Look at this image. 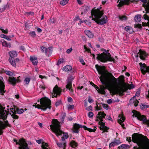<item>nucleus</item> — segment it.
<instances>
[{
  "mask_svg": "<svg viewBox=\"0 0 149 149\" xmlns=\"http://www.w3.org/2000/svg\"><path fill=\"white\" fill-rule=\"evenodd\" d=\"M95 67L98 73L100 75L99 77L102 84L107 87L115 85L117 83V79L111 73L108 74L104 66H101L96 65Z\"/></svg>",
  "mask_w": 149,
  "mask_h": 149,
  "instance_id": "f257e3e1",
  "label": "nucleus"
},
{
  "mask_svg": "<svg viewBox=\"0 0 149 149\" xmlns=\"http://www.w3.org/2000/svg\"><path fill=\"white\" fill-rule=\"evenodd\" d=\"M7 108L0 105V118L5 120L6 118L9 113L13 119H17L18 117L16 114H21L24 112L22 109H19L15 106L10 107L9 105L7 106Z\"/></svg>",
  "mask_w": 149,
  "mask_h": 149,
  "instance_id": "f03ea898",
  "label": "nucleus"
},
{
  "mask_svg": "<svg viewBox=\"0 0 149 149\" xmlns=\"http://www.w3.org/2000/svg\"><path fill=\"white\" fill-rule=\"evenodd\" d=\"M132 140L139 146H134L133 149H149V139L147 137L132 136Z\"/></svg>",
  "mask_w": 149,
  "mask_h": 149,
  "instance_id": "7ed1b4c3",
  "label": "nucleus"
},
{
  "mask_svg": "<svg viewBox=\"0 0 149 149\" xmlns=\"http://www.w3.org/2000/svg\"><path fill=\"white\" fill-rule=\"evenodd\" d=\"M91 13L92 19L97 24L103 25L106 23L107 17L106 15L102 16L103 13L102 11L98 9H93L91 11Z\"/></svg>",
  "mask_w": 149,
  "mask_h": 149,
  "instance_id": "20e7f679",
  "label": "nucleus"
},
{
  "mask_svg": "<svg viewBox=\"0 0 149 149\" xmlns=\"http://www.w3.org/2000/svg\"><path fill=\"white\" fill-rule=\"evenodd\" d=\"M104 52L101 54H96V59L102 62H106L107 61H113L114 59L111 57L108 50L104 49Z\"/></svg>",
  "mask_w": 149,
  "mask_h": 149,
  "instance_id": "39448f33",
  "label": "nucleus"
},
{
  "mask_svg": "<svg viewBox=\"0 0 149 149\" xmlns=\"http://www.w3.org/2000/svg\"><path fill=\"white\" fill-rule=\"evenodd\" d=\"M52 124L50 125V129L58 137L62 135L63 132L60 130L61 127L59 122L56 119H54L52 120Z\"/></svg>",
  "mask_w": 149,
  "mask_h": 149,
  "instance_id": "423d86ee",
  "label": "nucleus"
},
{
  "mask_svg": "<svg viewBox=\"0 0 149 149\" xmlns=\"http://www.w3.org/2000/svg\"><path fill=\"white\" fill-rule=\"evenodd\" d=\"M51 102L50 100L48 98L41 99L40 101V105L38 104L36 106H35V107L44 110H46L47 108L50 109L51 107L50 106Z\"/></svg>",
  "mask_w": 149,
  "mask_h": 149,
  "instance_id": "0eeeda50",
  "label": "nucleus"
},
{
  "mask_svg": "<svg viewBox=\"0 0 149 149\" xmlns=\"http://www.w3.org/2000/svg\"><path fill=\"white\" fill-rule=\"evenodd\" d=\"M106 116L104 112H100L98 113L97 115V118H98L100 121L99 122V124L101 126L100 127V129L104 131L103 132H107V130L108 129V127L105 126L104 123L103 122V119L102 118H104Z\"/></svg>",
  "mask_w": 149,
  "mask_h": 149,
  "instance_id": "6e6552de",
  "label": "nucleus"
},
{
  "mask_svg": "<svg viewBox=\"0 0 149 149\" xmlns=\"http://www.w3.org/2000/svg\"><path fill=\"white\" fill-rule=\"evenodd\" d=\"M133 111L134 116L136 117L138 120L142 121L144 123H146L149 126V119L147 120L144 116L141 115L137 111L135 110H134Z\"/></svg>",
  "mask_w": 149,
  "mask_h": 149,
  "instance_id": "1a4fd4ad",
  "label": "nucleus"
},
{
  "mask_svg": "<svg viewBox=\"0 0 149 149\" xmlns=\"http://www.w3.org/2000/svg\"><path fill=\"white\" fill-rule=\"evenodd\" d=\"M14 141L16 142V144H18L19 145V149H28V144L24 139H20L18 142H17L16 139H14Z\"/></svg>",
  "mask_w": 149,
  "mask_h": 149,
  "instance_id": "9d476101",
  "label": "nucleus"
},
{
  "mask_svg": "<svg viewBox=\"0 0 149 149\" xmlns=\"http://www.w3.org/2000/svg\"><path fill=\"white\" fill-rule=\"evenodd\" d=\"M74 79V78L72 76L68 78L67 81V84L66 86V88L69 90L70 93L73 94V90L72 88V81Z\"/></svg>",
  "mask_w": 149,
  "mask_h": 149,
  "instance_id": "9b49d317",
  "label": "nucleus"
},
{
  "mask_svg": "<svg viewBox=\"0 0 149 149\" xmlns=\"http://www.w3.org/2000/svg\"><path fill=\"white\" fill-rule=\"evenodd\" d=\"M61 91L60 89L56 85L54 88L52 95V97H56L57 95H60Z\"/></svg>",
  "mask_w": 149,
  "mask_h": 149,
  "instance_id": "f8f14e48",
  "label": "nucleus"
},
{
  "mask_svg": "<svg viewBox=\"0 0 149 149\" xmlns=\"http://www.w3.org/2000/svg\"><path fill=\"white\" fill-rule=\"evenodd\" d=\"M139 55L140 58L141 59L144 60L145 59L147 56V54L145 52L140 49L139 52L137 54H136L135 55V56L136 58H137L139 57Z\"/></svg>",
  "mask_w": 149,
  "mask_h": 149,
  "instance_id": "ddd939ff",
  "label": "nucleus"
},
{
  "mask_svg": "<svg viewBox=\"0 0 149 149\" xmlns=\"http://www.w3.org/2000/svg\"><path fill=\"white\" fill-rule=\"evenodd\" d=\"M10 125L7 120L5 121L4 122L0 120V135L2 134L3 133L2 130L5 129L6 126H10Z\"/></svg>",
  "mask_w": 149,
  "mask_h": 149,
  "instance_id": "4468645a",
  "label": "nucleus"
},
{
  "mask_svg": "<svg viewBox=\"0 0 149 149\" xmlns=\"http://www.w3.org/2000/svg\"><path fill=\"white\" fill-rule=\"evenodd\" d=\"M20 77V76H19L16 79L14 77H9L8 78V81L11 84L15 85L17 83L20 82V81L19 79V78Z\"/></svg>",
  "mask_w": 149,
  "mask_h": 149,
  "instance_id": "2eb2a0df",
  "label": "nucleus"
},
{
  "mask_svg": "<svg viewBox=\"0 0 149 149\" xmlns=\"http://www.w3.org/2000/svg\"><path fill=\"white\" fill-rule=\"evenodd\" d=\"M3 78L0 77V95H3L4 93L6 92L5 90V85L3 81Z\"/></svg>",
  "mask_w": 149,
  "mask_h": 149,
  "instance_id": "dca6fc26",
  "label": "nucleus"
},
{
  "mask_svg": "<svg viewBox=\"0 0 149 149\" xmlns=\"http://www.w3.org/2000/svg\"><path fill=\"white\" fill-rule=\"evenodd\" d=\"M141 71L142 73L145 74L146 72H149V67L147 66L144 64L142 63H139Z\"/></svg>",
  "mask_w": 149,
  "mask_h": 149,
  "instance_id": "f3484780",
  "label": "nucleus"
},
{
  "mask_svg": "<svg viewBox=\"0 0 149 149\" xmlns=\"http://www.w3.org/2000/svg\"><path fill=\"white\" fill-rule=\"evenodd\" d=\"M118 122L119 123L123 128H124V125L123 123L125 120V117L123 115H120L118 116Z\"/></svg>",
  "mask_w": 149,
  "mask_h": 149,
  "instance_id": "a211bd4d",
  "label": "nucleus"
},
{
  "mask_svg": "<svg viewBox=\"0 0 149 149\" xmlns=\"http://www.w3.org/2000/svg\"><path fill=\"white\" fill-rule=\"evenodd\" d=\"M40 49L41 51L45 53L46 54L48 53V51H49V53H52V49L51 47H49L48 48L42 46H40Z\"/></svg>",
  "mask_w": 149,
  "mask_h": 149,
  "instance_id": "6ab92c4d",
  "label": "nucleus"
},
{
  "mask_svg": "<svg viewBox=\"0 0 149 149\" xmlns=\"http://www.w3.org/2000/svg\"><path fill=\"white\" fill-rule=\"evenodd\" d=\"M135 98L136 97L135 96L132 97L130 100V104L133 103L134 106L135 107H136L138 105L139 102L135 99Z\"/></svg>",
  "mask_w": 149,
  "mask_h": 149,
  "instance_id": "aec40b11",
  "label": "nucleus"
},
{
  "mask_svg": "<svg viewBox=\"0 0 149 149\" xmlns=\"http://www.w3.org/2000/svg\"><path fill=\"white\" fill-rule=\"evenodd\" d=\"M30 59L31 61L32 62L33 65H36L37 64L38 61L37 60V57L34 56H31L30 57Z\"/></svg>",
  "mask_w": 149,
  "mask_h": 149,
  "instance_id": "412c9836",
  "label": "nucleus"
},
{
  "mask_svg": "<svg viewBox=\"0 0 149 149\" xmlns=\"http://www.w3.org/2000/svg\"><path fill=\"white\" fill-rule=\"evenodd\" d=\"M82 126L78 124H75L74 125L73 128L72 130L73 132L75 133L78 132V129L82 127Z\"/></svg>",
  "mask_w": 149,
  "mask_h": 149,
  "instance_id": "4be33fe9",
  "label": "nucleus"
},
{
  "mask_svg": "<svg viewBox=\"0 0 149 149\" xmlns=\"http://www.w3.org/2000/svg\"><path fill=\"white\" fill-rule=\"evenodd\" d=\"M90 11V8L89 7L84 6L82 8L81 15L85 14L87 12Z\"/></svg>",
  "mask_w": 149,
  "mask_h": 149,
  "instance_id": "5701e85b",
  "label": "nucleus"
},
{
  "mask_svg": "<svg viewBox=\"0 0 149 149\" xmlns=\"http://www.w3.org/2000/svg\"><path fill=\"white\" fill-rule=\"evenodd\" d=\"M134 0H122L120 1V3L119 4L120 6L124 4H129L131 2H133Z\"/></svg>",
  "mask_w": 149,
  "mask_h": 149,
  "instance_id": "b1692460",
  "label": "nucleus"
},
{
  "mask_svg": "<svg viewBox=\"0 0 149 149\" xmlns=\"http://www.w3.org/2000/svg\"><path fill=\"white\" fill-rule=\"evenodd\" d=\"M8 53L11 58H13L15 57L17 55V52L15 51H12L9 52Z\"/></svg>",
  "mask_w": 149,
  "mask_h": 149,
  "instance_id": "393cba45",
  "label": "nucleus"
},
{
  "mask_svg": "<svg viewBox=\"0 0 149 149\" xmlns=\"http://www.w3.org/2000/svg\"><path fill=\"white\" fill-rule=\"evenodd\" d=\"M0 43L2 44V46H3L9 47H11L10 44L7 43V42L3 40H1L0 41Z\"/></svg>",
  "mask_w": 149,
  "mask_h": 149,
  "instance_id": "a878e982",
  "label": "nucleus"
},
{
  "mask_svg": "<svg viewBox=\"0 0 149 149\" xmlns=\"http://www.w3.org/2000/svg\"><path fill=\"white\" fill-rule=\"evenodd\" d=\"M125 30L129 33H131L133 31V29L130 26H127L125 28Z\"/></svg>",
  "mask_w": 149,
  "mask_h": 149,
  "instance_id": "bb28decb",
  "label": "nucleus"
},
{
  "mask_svg": "<svg viewBox=\"0 0 149 149\" xmlns=\"http://www.w3.org/2000/svg\"><path fill=\"white\" fill-rule=\"evenodd\" d=\"M85 33L90 38H92L93 36V34L92 32L89 30L85 31Z\"/></svg>",
  "mask_w": 149,
  "mask_h": 149,
  "instance_id": "cd10ccee",
  "label": "nucleus"
},
{
  "mask_svg": "<svg viewBox=\"0 0 149 149\" xmlns=\"http://www.w3.org/2000/svg\"><path fill=\"white\" fill-rule=\"evenodd\" d=\"M57 145L59 147H61L62 148H64L66 146V142H56Z\"/></svg>",
  "mask_w": 149,
  "mask_h": 149,
  "instance_id": "c85d7f7f",
  "label": "nucleus"
},
{
  "mask_svg": "<svg viewBox=\"0 0 149 149\" xmlns=\"http://www.w3.org/2000/svg\"><path fill=\"white\" fill-rule=\"evenodd\" d=\"M72 69L71 66L69 65H67L64 67L63 70L67 72L70 70Z\"/></svg>",
  "mask_w": 149,
  "mask_h": 149,
  "instance_id": "c756f323",
  "label": "nucleus"
},
{
  "mask_svg": "<svg viewBox=\"0 0 149 149\" xmlns=\"http://www.w3.org/2000/svg\"><path fill=\"white\" fill-rule=\"evenodd\" d=\"M134 20L136 22H140L141 20V15H136L134 18Z\"/></svg>",
  "mask_w": 149,
  "mask_h": 149,
  "instance_id": "7c9ffc66",
  "label": "nucleus"
},
{
  "mask_svg": "<svg viewBox=\"0 0 149 149\" xmlns=\"http://www.w3.org/2000/svg\"><path fill=\"white\" fill-rule=\"evenodd\" d=\"M9 61L11 64L13 66L15 67L16 66V63L14 59L13 58H10L9 59Z\"/></svg>",
  "mask_w": 149,
  "mask_h": 149,
  "instance_id": "2f4dec72",
  "label": "nucleus"
},
{
  "mask_svg": "<svg viewBox=\"0 0 149 149\" xmlns=\"http://www.w3.org/2000/svg\"><path fill=\"white\" fill-rule=\"evenodd\" d=\"M48 147V144L45 142H42L41 146L42 149H48L47 147Z\"/></svg>",
  "mask_w": 149,
  "mask_h": 149,
  "instance_id": "473e14b6",
  "label": "nucleus"
},
{
  "mask_svg": "<svg viewBox=\"0 0 149 149\" xmlns=\"http://www.w3.org/2000/svg\"><path fill=\"white\" fill-rule=\"evenodd\" d=\"M69 0H62L60 2V4L62 6L66 4L68 2Z\"/></svg>",
  "mask_w": 149,
  "mask_h": 149,
  "instance_id": "72a5a7b5",
  "label": "nucleus"
},
{
  "mask_svg": "<svg viewBox=\"0 0 149 149\" xmlns=\"http://www.w3.org/2000/svg\"><path fill=\"white\" fill-rule=\"evenodd\" d=\"M38 86H39V88L41 90H44L45 88V86L43 82H41V84H38Z\"/></svg>",
  "mask_w": 149,
  "mask_h": 149,
  "instance_id": "f704fd0d",
  "label": "nucleus"
},
{
  "mask_svg": "<svg viewBox=\"0 0 149 149\" xmlns=\"http://www.w3.org/2000/svg\"><path fill=\"white\" fill-rule=\"evenodd\" d=\"M66 115L65 113H63L61 114L60 117V119L62 122L64 121V119Z\"/></svg>",
  "mask_w": 149,
  "mask_h": 149,
  "instance_id": "c9c22d12",
  "label": "nucleus"
},
{
  "mask_svg": "<svg viewBox=\"0 0 149 149\" xmlns=\"http://www.w3.org/2000/svg\"><path fill=\"white\" fill-rule=\"evenodd\" d=\"M83 128L85 129V130H88V131L90 132H94L95 130H94L93 129L91 128H87L86 127V126H83Z\"/></svg>",
  "mask_w": 149,
  "mask_h": 149,
  "instance_id": "e433bc0d",
  "label": "nucleus"
},
{
  "mask_svg": "<svg viewBox=\"0 0 149 149\" xmlns=\"http://www.w3.org/2000/svg\"><path fill=\"white\" fill-rule=\"evenodd\" d=\"M29 34L33 37H34L36 36V34L34 31H32L30 32Z\"/></svg>",
  "mask_w": 149,
  "mask_h": 149,
  "instance_id": "4c0bfd02",
  "label": "nucleus"
},
{
  "mask_svg": "<svg viewBox=\"0 0 149 149\" xmlns=\"http://www.w3.org/2000/svg\"><path fill=\"white\" fill-rule=\"evenodd\" d=\"M121 147L125 149H128L130 148V146L127 144H123L121 145Z\"/></svg>",
  "mask_w": 149,
  "mask_h": 149,
  "instance_id": "58836bf2",
  "label": "nucleus"
},
{
  "mask_svg": "<svg viewBox=\"0 0 149 149\" xmlns=\"http://www.w3.org/2000/svg\"><path fill=\"white\" fill-rule=\"evenodd\" d=\"M30 80V78L28 77L25 78L24 80V82L26 84H28L29 83Z\"/></svg>",
  "mask_w": 149,
  "mask_h": 149,
  "instance_id": "ea45409f",
  "label": "nucleus"
},
{
  "mask_svg": "<svg viewBox=\"0 0 149 149\" xmlns=\"http://www.w3.org/2000/svg\"><path fill=\"white\" fill-rule=\"evenodd\" d=\"M5 73L6 74L9 76H12L13 74L12 72L8 70L5 71Z\"/></svg>",
  "mask_w": 149,
  "mask_h": 149,
  "instance_id": "a19ab883",
  "label": "nucleus"
},
{
  "mask_svg": "<svg viewBox=\"0 0 149 149\" xmlns=\"http://www.w3.org/2000/svg\"><path fill=\"white\" fill-rule=\"evenodd\" d=\"M84 48L85 49V51H84L85 52H87L88 53H91L90 52V49L88 48L85 45H84Z\"/></svg>",
  "mask_w": 149,
  "mask_h": 149,
  "instance_id": "79ce46f5",
  "label": "nucleus"
},
{
  "mask_svg": "<svg viewBox=\"0 0 149 149\" xmlns=\"http://www.w3.org/2000/svg\"><path fill=\"white\" fill-rule=\"evenodd\" d=\"M0 29L2 31V32L5 34H7L8 33V30L6 29V30H4L3 29L2 27H0Z\"/></svg>",
  "mask_w": 149,
  "mask_h": 149,
  "instance_id": "37998d69",
  "label": "nucleus"
},
{
  "mask_svg": "<svg viewBox=\"0 0 149 149\" xmlns=\"http://www.w3.org/2000/svg\"><path fill=\"white\" fill-rule=\"evenodd\" d=\"M88 102L90 103H93L94 101L93 100L92 98L90 96H89L88 97Z\"/></svg>",
  "mask_w": 149,
  "mask_h": 149,
  "instance_id": "c03bdc74",
  "label": "nucleus"
},
{
  "mask_svg": "<svg viewBox=\"0 0 149 149\" xmlns=\"http://www.w3.org/2000/svg\"><path fill=\"white\" fill-rule=\"evenodd\" d=\"M119 18L120 20H124L127 19L126 17L124 16H120L119 17Z\"/></svg>",
  "mask_w": 149,
  "mask_h": 149,
  "instance_id": "a18cd8bd",
  "label": "nucleus"
},
{
  "mask_svg": "<svg viewBox=\"0 0 149 149\" xmlns=\"http://www.w3.org/2000/svg\"><path fill=\"white\" fill-rule=\"evenodd\" d=\"M64 59H59L57 65H59L61 63H63Z\"/></svg>",
  "mask_w": 149,
  "mask_h": 149,
  "instance_id": "49530a36",
  "label": "nucleus"
},
{
  "mask_svg": "<svg viewBox=\"0 0 149 149\" xmlns=\"http://www.w3.org/2000/svg\"><path fill=\"white\" fill-rule=\"evenodd\" d=\"M143 16L145 20H147L148 21H149V17L148 15L146 14H144Z\"/></svg>",
  "mask_w": 149,
  "mask_h": 149,
  "instance_id": "de8ad7c7",
  "label": "nucleus"
},
{
  "mask_svg": "<svg viewBox=\"0 0 149 149\" xmlns=\"http://www.w3.org/2000/svg\"><path fill=\"white\" fill-rule=\"evenodd\" d=\"M103 107L106 109H108V106L107 104H102Z\"/></svg>",
  "mask_w": 149,
  "mask_h": 149,
  "instance_id": "09e8293b",
  "label": "nucleus"
},
{
  "mask_svg": "<svg viewBox=\"0 0 149 149\" xmlns=\"http://www.w3.org/2000/svg\"><path fill=\"white\" fill-rule=\"evenodd\" d=\"M88 116L89 118H92L93 116V113L92 112H90L88 114Z\"/></svg>",
  "mask_w": 149,
  "mask_h": 149,
  "instance_id": "8fccbe9b",
  "label": "nucleus"
},
{
  "mask_svg": "<svg viewBox=\"0 0 149 149\" xmlns=\"http://www.w3.org/2000/svg\"><path fill=\"white\" fill-rule=\"evenodd\" d=\"M68 134L67 133H65L64 134L63 136L62 137H64V138L65 139H67L68 138Z\"/></svg>",
  "mask_w": 149,
  "mask_h": 149,
  "instance_id": "3c124183",
  "label": "nucleus"
},
{
  "mask_svg": "<svg viewBox=\"0 0 149 149\" xmlns=\"http://www.w3.org/2000/svg\"><path fill=\"white\" fill-rule=\"evenodd\" d=\"M72 48L71 47L69 49H68L66 51V52L68 54H69L72 51Z\"/></svg>",
  "mask_w": 149,
  "mask_h": 149,
  "instance_id": "603ef678",
  "label": "nucleus"
},
{
  "mask_svg": "<svg viewBox=\"0 0 149 149\" xmlns=\"http://www.w3.org/2000/svg\"><path fill=\"white\" fill-rule=\"evenodd\" d=\"M115 143L114 142H112L110 143L109 144V147L111 148L114 145V144Z\"/></svg>",
  "mask_w": 149,
  "mask_h": 149,
  "instance_id": "864d4df0",
  "label": "nucleus"
},
{
  "mask_svg": "<svg viewBox=\"0 0 149 149\" xmlns=\"http://www.w3.org/2000/svg\"><path fill=\"white\" fill-rule=\"evenodd\" d=\"M79 61L83 65L85 64V63L84 60L82 58L79 59Z\"/></svg>",
  "mask_w": 149,
  "mask_h": 149,
  "instance_id": "5fc2aeb1",
  "label": "nucleus"
},
{
  "mask_svg": "<svg viewBox=\"0 0 149 149\" xmlns=\"http://www.w3.org/2000/svg\"><path fill=\"white\" fill-rule=\"evenodd\" d=\"M127 141H128L129 143H130L132 141V139L130 137H127Z\"/></svg>",
  "mask_w": 149,
  "mask_h": 149,
  "instance_id": "6e6d98bb",
  "label": "nucleus"
},
{
  "mask_svg": "<svg viewBox=\"0 0 149 149\" xmlns=\"http://www.w3.org/2000/svg\"><path fill=\"white\" fill-rule=\"evenodd\" d=\"M49 21L52 23H54L55 22V20L54 19L50 18L49 19Z\"/></svg>",
  "mask_w": 149,
  "mask_h": 149,
  "instance_id": "4d7b16f0",
  "label": "nucleus"
},
{
  "mask_svg": "<svg viewBox=\"0 0 149 149\" xmlns=\"http://www.w3.org/2000/svg\"><path fill=\"white\" fill-rule=\"evenodd\" d=\"M134 87V86L133 84H130L128 86V88L130 89L133 88Z\"/></svg>",
  "mask_w": 149,
  "mask_h": 149,
  "instance_id": "13d9d810",
  "label": "nucleus"
},
{
  "mask_svg": "<svg viewBox=\"0 0 149 149\" xmlns=\"http://www.w3.org/2000/svg\"><path fill=\"white\" fill-rule=\"evenodd\" d=\"M92 107L91 106H89L88 107H87L86 108V109L88 111H90L92 110Z\"/></svg>",
  "mask_w": 149,
  "mask_h": 149,
  "instance_id": "bf43d9fd",
  "label": "nucleus"
},
{
  "mask_svg": "<svg viewBox=\"0 0 149 149\" xmlns=\"http://www.w3.org/2000/svg\"><path fill=\"white\" fill-rule=\"evenodd\" d=\"M61 103V101H57L55 104V105L56 107L58 106Z\"/></svg>",
  "mask_w": 149,
  "mask_h": 149,
  "instance_id": "052dcab7",
  "label": "nucleus"
},
{
  "mask_svg": "<svg viewBox=\"0 0 149 149\" xmlns=\"http://www.w3.org/2000/svg\"><path fill=\"white\" fill-rule=\"evenodd\" d=\"M6 36H7L6 35L3 34H1L0 35V36L1 38L5 39L6 38Z\"/></svg>",
  "mask_w": 149,
  "mask_h": 149,
  "instance_id": "680f3d73",
  "label": "nucleus"
},
{
  "mask_svg": "<svg viewBox=\"0 0 149 149\" xmlns=\"http://www.w3.org/2000/svg\"><path fill=\"white\" fill-rule=\"evenodd\" d=\"M140 93L139 91H137L135 94V96L137 97L139 96L140 94Z\"/></svg>",
  "mask_w": 149,
  "mask_h": 149,
  "instance_id": "e2e57ef3",
  "label": "nucleus"
},
{
  "mask_svg": "<svg viewBox=\"0 0 149 149\" xmlns=\"http://www.w3.org/2000/svg\"><path fill=\"white\" fill-rule=\"evenodd\" d=\"M42 140L39 139V140H36V141L37 142L38 144H40L42 142Z\"/></svg>",
  "mask_w": 149,
  "mask_h": 149,
  "instance_id": "0e129e2a",
  "label": "nucleus"
},
{
  "mask_svg": "<svg viewBox=\"0 0 149 149\" xmlns=\"http://www.w3.org/2000/svg\"><path fill=\"white\" fill-rule=\"evenodd\" d=\"M68 102H71L72 101V99L71 97H69L68 99Z\"/></svg>",
  "mask_w": 149,
  "mask_h": 149,
  "instance_id": "69168bd1",
  "label": "nucleus"
},
{
  "mask_svg": "<svg viewBox=\"0 0 149 149\" xmlns=\"http://www.w3.org/2000/svg\"><path fill=\"white\" fill-rule=\"evenodd\" d=\"M93 86H94V87L96 89L99 90V87L96 85H95L94 84H93Z\"/></svg>",
  "mask_w": 149,
  "mask_h": 149,
  "instance_id": "338daca9",
  "label": "nucleus"
},
{
  "mask_svg": "<svg viewBox=\"0 0 149 149\" xmlns=\"http://www.w3.org/2000/svg\"><path fill=\"white\" fill-rule=\"evenodd\" d=\"M20 49L21 50H22L24 51L25 50V49L23 46H21L20 47Z\"/></svg>",
  "mask_w": 149,
  "mask_h": 149,
  "instance_id": "774afa93",
  "label": "nucleus"
}]
</instances>
